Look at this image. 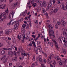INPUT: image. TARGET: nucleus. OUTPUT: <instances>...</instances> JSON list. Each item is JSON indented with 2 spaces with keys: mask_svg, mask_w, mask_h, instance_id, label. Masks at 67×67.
Returning a JSON list of instances; mask_svg holds the SVG:
<instances>
[{
  "mask_svg": "<svg viewBox=\"0 0 67 67\" xmlns=\"http://www.w3.org/2000/svg\"><path fill=\"white\" fill-rule=\"evenodd\" d=\"M5 13L3 12V15L4 16L3 19L0 18V21H3L5 19L7 18V15H8V9H7L5 10Z\"/></svg>",
  "mask_w": 67,
  "mask_h": 67,
  "instance_id": "1",
  "label": "nucleus"
},
{
  "mask_svg": "<svg viewBox=\"0 0 67 67\" xmlns=\"http://www.w3.org/2000/svg\"><path fill=\"white\" fill-rule=\"evenodd\" d=\"M52 41L54 43L55 45V47L57 49V50H59V47H58V43H57V42H56V41H55L54 40H52Z\"/></svg>",
  "mask_w": 67,
  "mask_h": 67,
  "instance_id": "2",
  "label": "nucleus"
},
{
  "mask_svg": "<svg viewBox=\"0 0 67 67\" xmlns=\"http://www.w3.org/2000/svg\"><path fill=\"white\" fill-rule=\"evenodd\" d=\"M5 34L7 35H9V34H11L12 32V30L11 29L6 30H5Z\"/></svg>",
  "mask_w": 67,
  "mask_h": 67,
  "instance_id": "3",
  "label": "nucleus"
},
{
  "mask_svg": "<svg viewBox=\"0 0 67 67\" xmlns=\"http://www.w3.org/2000/svg\"><path fill=\"white\" fill-rule=\"evenodd\" d=\"M22 47H19L18 49V50L17 53L18 55L19 56L20 55V53L21 51H22V49L21 48Z\"/></svg>",
  "mask_w": 67,
  "mask_h": 67,
  "instance_id": "4",
  "label": "nucleus"
},
{
  "mask_svg": "<svg viewBox=\"0 0 67 67\" xmlns=\"http://www.w3.org/2000/svg\"><path fill=\"white\" fill-rule=\"evenodd\" d=\"M8 53L9 57H12L13 56V54L12 52L11 51H9Z\"/></svg>",
  "mask_w": 67,
  "mask_h": 67,
  "instance_id": "5",
  "label": "nucleus"
},
{
  "mask_svg": "<svg viewBox=\"0 0 67 67\" xmlns=\"http://www.w3.org/2000/svg\"><path fill=\"white\" fill-rule=\"evenodd\" d=\"M61 38H62V40L63 41V42H64L65 43H67V41L66 40V39L63 36H62Z\"/></svg>",
  "mask_w": 67,
  "mask_h": 67,
  "instance_id": "6",
  "label": "nucleus"
},
{
  "mask_svg": "<svg viewBox=\"0 0 67 67\" xmlns=\"http://www.w3.org/2000/svg\"><path fill=\"white\" fill-rule=\"evenodd\" d=\"M19 25V24L17 23V24H15L14 26V29L17 30L18 29V26Z\"/></svg>",
  "mask_w": 67,
  "mask_h": 67,
  "instance_id": "7",
  "label": "nucleus"
},
{
  "mask_svg": "<svg viewBox=\"0 0 67 67\" xmlns=\"http://www.w3.org/2000/svg\"><path fill=\"white\" fill-rule=\"evenodd\" d=\"M42 4L43 5V6L46 8V7H47V4L46 3V2L45 1H43V3H42Z\"/></svg>",
  "mask_w": 67,
  "mask_h": 67,
  "instance_id": "8",
  "label": "nucleus"
},
{
  "mask_svg": "<svg viewBox=\"0 0 67 67\" xmlns=\"http://www.w3.org/2000/svg\"><path fill=\"white\" fill-rule=\"evenodd\" d=\"M52 5V2L49 3L48 4V5L47 7V9H50V8Z\"/></svg>",
  "mask_w": 67,
  "mask_h": 67,
  "instance_id": "9",
  "label": "nucleus"
},
{
  "mask_svg": "<svg viewBox=\"0 0 67 67\" xmlns=\"http://www.w3.org/2000/svg\"><path fill=\"white\" fill-rule=\"evenodd\" d=\"M55 58L56 59H57L59 62H60L61 60L60 58H59V57L58 56H55Z\"/></svg>",
  "mask_w": 67,
  "mask_h": 67,
  "instance_id": "10",
  "label": "nucleus"
},
{
  "mask_svg": "<svg viewBox=\"0 0 67 67\" xmlns=\"http://www.w3.org/2000/svg\"><path fill=\"white\" fill-rule=\"evenodd\" d=\"M11 22L12 23V25H13L14 23H16V20L15 19H14V20H12L10 21V23H11Z\"/></svg>",
  "mask_w": 67,
  "mask_h": 67,
  "instance_id": "11",
  "label": "nucleus"
},
{
  "mask_svg": "<svg viewBox=\"0 0 67 67\" xmlns=\"http://www.w3.org/2000/svg\"><path fill=\"white\" fill-rule=\"evenodd\" d=\"M27 10H26L23 13L22 15H25L27 14Z\"/></svg>",
  "mask_w": 67,
  "mask_h": 67,
  "instance_id": "12",
  "label": "nucleus"
},
{
  "mask_svg": "<svg viewBox=\"0 0 67 67\" xmlns=\"http://www.w3.org/2000/svg\"><path fill=\"white\" fill-rule=\"evenodd\" d=\"M13 60H14V61H16L18 60V58L17 57H13L12 59Z\"/></svg>",
  "mask_w": 67,
  "mask_h": 67,
  "instance_id": "13",
  "label": "nucleus"
},
{
  "mask_svg": "<svg viewBox=\"0 0 67 67\" xmlns=\"http://www.w3.org/2000/svg\"><path fill=\"white\" fill-rule=\"evenodd\" d=\"M21 31L22 33H25V29L23 28H21Z\"/></svg>",
  "mask_w": 67,
  "mask_h": 67,
  "instance_id": "14",
  "label": "nucleus"
},
{
  "mask_svg": "<svg viewBox=\"0 0 67 67\" xmlns=\"http://www.w3.org/2000/svg\"><path fill=\"white\" fill-rule=\"evenodd\" d=\"M64 7H65V6L64 5V4H61L60 7L61 9H64L65 8H64Z\"/></svg>",
  "mask_w": 67,
  "mask_h": 67,
  "instance_id": "15",
  "label": "nucleus"
},
{
  "mask_svg": "<svg viewBox=\"0 0 67 67\" xmlns=\"http://www.w3.org/2000/svg\"><path fill=\"white\" fill-rule=\"evenodd\" d=\"M5 6L4 5H2L0 6V9H5Z\"/></svg>",
  "mask_w": 67,
  "mask_h": 67,
  "instance_id": "16",
  "label": "nucleus"
},
{
  "mask_svg": "<svg viewBox=\"0 0 67 67\" xmlns=\"http://www.w3.org/2000/svg\"><path fill=\"white\" fill-rule=\"evenodd\" d=\"M30 33L28 34L27 36V37L26 38V40H28L29 38H30Z\"/></svg>",
  "mask_w": 67,
  "mask_h": 67,
  "instance_id": "17",
  "label": "nucleus"
},
{
  "mask_svg": "<svg viewBox=\"0 0 67 67\" xmlns=\"http://www.w3.org/2000/svg\"><path fill=\"white\" fill-rule=\"evenodd\" d=\"M39 62L40 64H43V60L42 59H38Z\"/></svg>",
  "mask_w": 67,
  "mask_h": 67,
  "instance_id": "18",
  "label": "nucleus"
},
{
  "mask_svg": "<svg viewBox=\"0 0 67 67\" xmlns=\"http://www.w3.org/2000/svg\"><path fill=\"white\" fill-rule=\"evenodd\" d=\"M27 22H30V23H29V25H30V26H31V19L29 18L27 19Z\"/></svg>",
  "mask_w": 67,
  "mask_h": 67,
  "instance_id": "19",
  "label": "nucleus"
},
{
  "mask_svg": "<svg viewBox=\"0 0 67 67\" xmlns=\"http://www.w3.org/2000/svg\"><path fill=\"white\" fill-rule=\"evenodd\" d=\"M11 15H12V16H13L14 14V12L13 10H12L11 12V13H10Z\"/></svg>",
  "mask_w": 67,
  "mask_h": 67,
  "instance_id": "20",
  "label": "nucleus"
},
{
  "mask_svg": "<svg viewBox=\"0 0 67 67\" xmlns=\"http://www.w3.org/2000/svg\"><path fill=\"white\" fill-rule=\"evenodd\" d=\"M35 52L36 54L37 55L38 54V49L36 48H35Z\"/></svg>",
  "mask_w": 67,
  "mask_h": 67,
  "instance_id": "21",
  "label": "nucleus"
},
{
  "mask_svg": "<svg viewBox=\"0 0 67 67\" xmlns=\"http://www.w3.org/2000/svg\"><path fill=\"white\" fill-rule=\"evenodd\" d=\"M17 37H18V39L20 40V38H21V34H19V35H18L17 36Z\"/></svg>",
  "mask_w": 67,
  "mask_h": 67,
  "instance_id": "22",
  "label": "nucleus"
},
{
  "mask_svg": "<svg viewBox=\"0 0 67 67\" xmlns=\"http://www.w3.org/2000/svg\"><path fill=\"white\" fill-rule=\"evenodd\" d=\"M57 11V9H55L53 12V14H55L56 13Z\"/></svg>",
  "mask_w": 67,
  "mask_h": 67,
  "instance_id": "23",
  "label": "nucleus"
},
{
  "mask_svg": "<svg viewBox=\"0 0 67 67\" xmlns=\"http://www.w3.org/2000/svg\"><path fill=\"white\" fill-rule=\"evenodd\" d=\"M63 34L64 36H67V32H66L64 31L63 32Z\"/></svg>",
  "mask_w": 67,
  "mask_h": 67,
  "instance_id": "24",
  "label": "nucleus"
},
{
  "mask_svg": "<svg viewBox=\"0 0 67 67\" xmlns=\"http://www.w3.org/2000/svg\"><path fill=\"white\" fill-rule=\"evenodd\" d=\"M45 11H44L43 12V14H45V15H46V16H48V14H46V12Z\"/></svg>",
  "mask_w": 67,
  "mask_h": 67,
  "instance_id": "25",
  "label": "nucleus"
},
{
  "mask_svg": "<svg viewBox=\"0 0 67 67\" xmlns=\"http://www.w3.org/2000/svg\"><path fill=\"white\" fill-rule=\"evenodd\" d=\"M64 24H66V22L64 21L62 23L61 25L62 26H63H63H65V25Z\"/></svg>",
  "mask_w": 67,
  "mask_h": 67,
  "instance_id": "26",
  "label": "nucleus"
},
{
  "mask_svg": "<svg viewBox=\"0 0 67 67\" xmlns=\"http://www.w3.org/2000/svg\"><path fill=\"white\" fill-rule=\"evenodd\" d=\"M5 54V51L4 50H2L1 52V54L2 55H4Z\"/></svg>",
  "mask_w": 67,
  "mask_h": 67,
  "instance_id": "27",
  "label": "nucleus"
},
{
  "mask_svg": "<svg viewBox=\"0 0 67 67\" xmlns=\"http://www.w3.org/2000/svg\"><path fill=\"white\" fill-rule=\"evenodd\" d=\"M3 58H4V59H7V55H4L3 57Z\"/></svg>",
  "mask_w": 67,
  "mask_h": 67,
  "instance_id": "28",
  "label": "nucleus"
},
{
  "mask_svg": "<svg viewBox=\"0 0 67 67\" xmlns=\"http://www.w3.org/2000/svg\"><path fill=\"white\" fill-rule=\"evenodd\" d=\"M43 63H46V60L45 59H43V60H42Z\"/></svg>",
  "mask_w": 67,
  "mask_h": 67,
  "instance_id": "29",
  "label": "nucleus"
},
{
  "mask_svg": "<svg viewBox=\"0 0 67 67\" xmlns=\"http://www.w3.org/2000/svg\"><path fill=\"white\" fill-rule=\"evenodd\" d=\"M7 59H4V60H3V62L4 63H5L7 62Z\"/></svg>",
  "mask_w": 67,
  "mask_h": 67,
  "instance_id": "30",
  "label": "nucleus"
},
{
  "mask_svg": "<svg viewBox=\"0 0 67 67\" xmlns=\"http://www.w3.org/2000/svg\"><path fill=\"white\" fill-rule=\"evenodd\" d=\"M52 10H53V9H52L51 10V9L50 10V14L51 15L52 14H53V12H52Z\"/></svg>",
  "mask_w": 67,
  "mask_h": 67,
  "instance_id": "31",
  "label": "nucleus"
},
{
  "mask_svg": "<svg viewBox=\"0 0 67 67\" xmlns=\"http://www.w3.org/2000/svg\"><path fill=\"white\" fill-rule=\"evenodd\" d=\"M0 33L1 34H2L3 33V31L2 28H0Z\"/></svg>",
  "mask_w": 67,
  "mask_h": 67,
  "instance_id": "32",
  "label": "nucleus"
},
{
  "mask_svg": "<svg viewBox=\"0 0 67 67\" xmlns=\"http://www.w3.org/2000/svg\"><path fill=\"white\" fill-rule=\"evenodd\" d=\"M57 4H60V1L59 0H58L57 1Z\"/></svg>",
  "mask_w": 67,
  "mask_h": 67,
  "instance_id": "33",
  "label": "nucleus"
},
{
  "mask_svg": "<svg viewBox=\"0 0 67 67\" xmlns=\"http://www.w3.org/2000/svg\"><path fill=\"white\" fill-rule=\"evenodd\" d=\"M63 46L64 47V48L66 47H67L66 43H65L63 45Z\"/></svg>",
  "mask_w": 67,
  "mask_h": 67,
  "instance_id": "34",
  "label": "nucleus"
},
{
  "mask_svg": "<svg viewBox=\"0 0 67 67\" xmlns=\"http://www.w3.org/2000/svg\"><path fill=\"white\" fill-rule=\"evenodd\" d=\"M59 65L60 66H61V65H63V62H60L59 64Z\"/></svg>",
  "mask_w": 67,
  "mask_h": 67,
  "instance_id": "35",
  "label": "nucleus"
},
{
  "mask_svg": "<svg viewBox=\"0 0 67 67\" xmlns=\"http://www.w3.org/2000/svg\"><path fill=\"white\" fill-rule=\"evenodd\" d=\"M26 26V25L25 24H24L22 25V27L21 28H25Z\"/></svg>",
  "mask_w": 67,
  "mask_h": 67,
  "instance_id": "36",
  "label": "nucleus"
},
{
  "mask_svg": "<svg viewBox=\"0 0 67 67\" xmlns=\"http://www.w3.org/2000/svg\"><path fill=\"white\" fill-rule=\"evenodd\" d=\"M3 16V13H0V18H1Z\"/></svg>",
  "mask_w": 67,
  "mask_h": 67,
  "instance_id": "37",
  "label": "nucleus"
},
{
  "mask_svg": "<svg viewBox=\"0 0 67 67\" xmlns=\"http://www.w3.org/2000/svg\"><path fill=\"white\" fill-rule=\"evenodd\" d=\"M37 3H39L40 5H42V4H41L42 3V2L41 1H38Z\"/></svg>",
  "mask_w": 67,
  "mask_h": 67,
  "instance_id": "38",
  "label": "nucleus"
},
{
  "mask_svg": "<svg viewBox=\"0 0 67 67\" xmlns=\"http://www.w3.org/2000/svg\"><path fill=\"white\" fill-rule=\"evenodd\" d=\"M56 64V62H55V61H54V62H53L52 65H53V66H54L55 67V66H54V65H55V64Z\"/></svg>",
  "mask_w": 67,
  "mask_h": 67,
  "instance_id": "39",
  "label": "nucleus"
},
{
  "mask_svg": "<svg viewBox=\"0 0 67 67\" xmlns=\"http://www.w3.org/2000/svg\"><path fill=\"white\" fill-rule=\"evenodd\" d=\"M51 57H49L48 58V62H49V61H50L51 60Z\"/></svg>",
  "mask_w": 67,
  "mask_h": 67,
  "instance_id": "40",
  "label": "nucleus"
},
{
  "mask_svg": "<svg viewBox=\"0 0 67 67\" xmlns=\"http://www.w3.org/2000/svg\"><path fill=\"white\" fill-rule=\"evenodd\" d=\"M63 52L64 54H66V50L65 49H63Z\"/></svg>",
  "mask_w": 67,
  "mask_h": 67,
  "instance_id": "41",
  "label": "nucleus"
},
{
  "mask_svg": "<svg viewBox=\"0 0 67 67\" xmlns=\"http://www.w3.org/2000/svg\"><path fill=\"white\" fill-rule=\"evenodd\" d=\"M31 4H33L34 3V0H32L30 2Z\"/></svg>",
  "mask_w": 67,
  "mask_h": 67,
  "instance_id": "42",
  "label": "nucleus"
},
{
  "mask_svg": "<svg viewBox=\"0 0 67 67\" xmlns=\"http://www.w3.org/2000/svg\"><path fill=\"white\" fill-rule=\"evenodd\" d=\"M39 38V37H37L36 38H35L34 39V40L35 42H36V40H37L38 39V38Z\"/></svg>",
  "mask_w": 67,
  "mask_h": 67,
  "instance_id": "43",
  "label": "nucleus"
},
{
  "mask_svg": "<svg viewBox=\"0 0 67 67\" xmlns=\"http://www.w3.org/2000/svg\"><path fill=\"white\" fill-rule=\"evenodd\" d=\"M31 36L33 38H34V39L36 38V36L35 35H32Z\"/></svg>",
  "mask_w": 67,
  "mask_h": 67,
  "instance_id": "44",
  "label": "nucleus"
},
{
  "mask_svg": "<svg viewBox=\"0 0 67 67\" xmlns=\"http://www.w3.org/2000/svg\"><path fill=\"white\" fill-rule=\"evenodd\" d=\"M59 42L60 43H62V40L60 39V38H59Z\"/></svg>",
  "mask_w": 67,
  "mask_h": 67,
  "instance_id": "45",
  "label": "nucleus"
},
{
  "mask_svg": "<svg viewBox=\"0 0 67 67\" xmlns=\"http://www.w3.org/2000/svg\"><path fill=\"white\" fill-rule=\"evenodd\" d=\"M36 3H34L33 4H32V6H33V7H35V6H36Z\"/></svg>",
  "mask_w": 67,
  "mask_h": 67,
  "instance_id": "46",
  "label": "nucleus"
},
{
  "mask_svg": "<svg viewBox=\"0 0 67 67\" xmlns=\"http://www.w3.org/2000/svg\"><path fill=\"white\" fill-rule=\"evenodd\" d=\"M52 36L55 35H54V31L53 30H52Z\"/></svg>",
  "mask_w": 67,
  "mask_h": 67,
  "instance_id": "47",
  "label": "nucleus"
},
{
  "mask_svg": "<svg viewBox=\"0 0 67 67\" xmlns=\"http://www.w3.org/2000/svg\"><path fill=\"white\" fill-rule=\"evenodd\" d=\"M11 14H10L9 16V19H10V20H11Z\"/></svg>",
  "mask_w": 67,
  "mask_h": 67,
  "instance_id": "48",
  "label": "nucleus"
},
{
  "mask_svg": "<svg viewBox=\"0 0 67 67\" xmlns=\"http://www.w3.org/2000/svg\"><path fill=\"white\" fill-rule=\"evenodd\" d=\"M18 2H16L15 3L14 5V7H16V6L17 5V4H18Z\"/></svg>",
  "mask_w": 67,
  "mask_h": 67,
  "instance_id": "49",
  "label": "nucleus"
},
{
  "mask_svg": "<svg viewBox=\"0 0 67 67\" xmlns=\"http://www.w3.org/2000/svg\"><path fill=\"white\" fill-rule=\"evenodd\" d=\"M34 66H35V64L34 63H32L31 65V67H34Z\"/></svg>",
  "mask_w": 67,
  "mask_h": 67,
  "instance_id": "50",
  "label": "nucleus"
},
{
  "mask_svg": "<svg viewBox=\"0 0 67 67\" xmlns=\"http://www.w3.org/2000/svg\"><path fill=\"white\" fill-rule=\"evenodd\" d=\"M47 23L48 24H49L50 23V21L49 20H47Z\"/></svg>",
  "mask_w": 67,
  "mask_h": 67,
  "instance_id": "51",
  "label": "nucleus"
},
{
  "mask_svg": "<svg viewBox=\"0 0 67 67\" xmlns=\"http://www.w3.org/2000/svg\"><path fill=\"white\" fill-rule=\"evenodd\" d=\"M8 51H11L12 50V48H8L7 49Z\"/></svg>",
  "mask_w": 67,
  "mask_h": 67,
  "instance_id": "52",
  "label": "nucleus"
},
{
  "mask_svg": "<svg viewBox=\"0 0 67 67\" xmlns=\"http://www.w3.org/2000/svg\"><path fill=\"white\" fill-rule=\"evenodd\" d=\"M4 59L3 58V57H2V58H0V60H1L3 61Z\"/></svg>",
  "mask_w": 67,
  "mask_h": 67,
  "instance_id": "53",
  "label": "nucleus"
},
{
  "mask_svg": "<svg viewBox=\"0 0 67 67\" xmlns=\"http://www.w3.org/2000/svg\"><path fill=\"white\" fill-rule=\"evenodd\" d=\"M64 63H67V59H64Z\"/></svg>",
  "mask_w": 67,
  "mask_h": 67,
  "instance_id": "54",
  "label": "nucleus"
},
{
  "mask_svg": "<svg viewBox=\"0 0 67 67\" xmlns=\"http://www.w3.org/2000/svg\"><path fill=\"white\" fill-rule=\"evenodd\" d=\"M57 24H58V25H60V24H61V23H60V21H58L57 22Z\"/></svg>",
  "mask_w": 67,
  "mask_h": 67,
  "instance_id": "55",
  "label": "nucleus"
},
{
  "mask_svg": "<svg viewBox=\"0 0 67 67\" xmlns=\"http://www.w3.org/2000/svg\"><path fill=\"white\" fill-rule=\"evenodd\" d=\"M1 1V2H6V0H0V1Z\"/></svg>",
  "mask_w": 67,
  "mask_h": 67,
  "instance_id": "56",
  "label": "nucleus"
},
{
  "mask_svg": "<svg viewBox=\"0 0 67 67\" xmlns=\"http://www.w3.org/2000/svg\"><path fill=\"white\" fill-rule=\"evenodd\" d=\"M22 55H24V56H27V54H26L25 53H24V54H22Z\"/></svg>",
  "mask_w": 67,
  "mask_h": 67,
  "instance_id": "57",
  "label": "nucleus"
},
{
  "mask_svg": "<svg viewBox=\"0 0 67 67\" xmlns=\"http://www.w3.org/2000/svg\"><path fill=\"white\" fill-rule=\"evenodd\" d=\"M39 59H42V56L41 55H39V56L38 57Z\"/></svg>",
  "mask_w": 67,
  "mask_h": 67,
  "instance_id": "58",
  "label": "nucleus"
},
{
  "mask_svg": "<svg viewBox=\"0 0 67 67\" xmlns=\"http://www.w3.org/2000/svg\"><path fill=\"white\" fill-rule=\"evenodd\" d=\"M24 54L23 53H21V55L22 56V58H23V59H24V56H23V55H22V54Z\"/></svg>",
  "mask_w": 67,
  "mask_h": 67,
  "instance_id": "59",
  "label": "nucleus"
},
{
  "mask_svg": "<svg viewBox=\"0 0 67 67\" xmlns=\"http://www.w3.org/2000/svg\"><path fill=\"white\" fill-rule=\"evenodd\" d=\"M0 46L1 47V46H3V44H2V43H0Z\"/></svg>",
  "mask_w": 67,
  "mask_h": 67,
  "instance_id": "60",
  "label": "nucleus"
},
{
  "mask_svg": "<svg viewBox=\"0 0 67 67\" xmlns=\"http://www.w3.org/2000/svg\"><path fill=\"white\" fill-rule=\"evenodd\" d=\"M14 55L16 56V52L14 51Z\"/></svg>",
  "mask_w": 67,
  "mask_h": 67,
  "instance_id": "61",
  "label": "nucleus"
},
{
  "mask_svg": "<svg viewBox=\"0 0 67 67\" xmlns=\"http://www.w3.org/2000/svg\"><path fill=\"white\" fill-rule=\"evenodd\" d=\"M25 38H26V37H25V36H23V40H25Z\"/></svg>",
  "mask_w": 67,
  "mask_h": 67,
  "instance_id": "62",
  "label": "nucleus"
},
{
  "mask_svg": "<svg viewBox=\"0 0 67 67\" xmlns=\"http://www.w3.org/2000/svg\"><path fill=\"white\" fill-rule=\"evenodd\" d=\"M11 47L12 48L14 49L15 47V46H14V45H12V46Z\"/></svg>",
  "mask_w": 67,
  "mask_h": 67,
  "instance_id": "63",
  "label": "nucleus"
},
{
  "mask_svg": "<svg viewBox=\"0 0 67 67\" xmlns=\"http://www.w3.org/2000/svg\"><path fill=\"white\" fill-rule=\"evenodd\" d=\"M42 67H46L44 65V64H42Z\"/></svg>",
  "mask_w": 67,
  "mask_h": 67,
  "instance_id": "64",
  "label": "nucleus"
}]
</instances>
